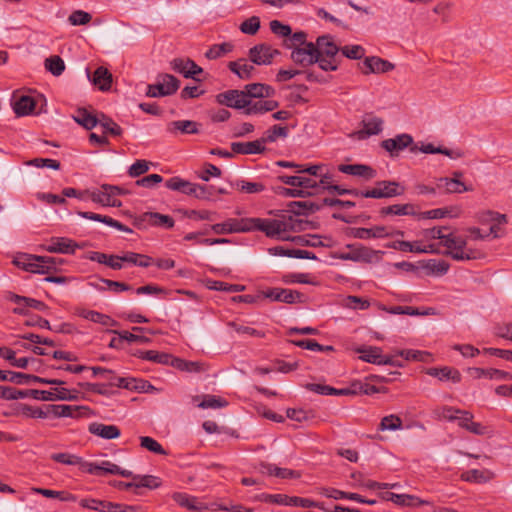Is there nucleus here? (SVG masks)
<instances>
[{
  "label": "nucleus",
  "mask_w": 512,
  "mask_h": 512,
  "mask_svg": "<svg viewBox=\"0 0 512 512\" xmlns=\"http://www.w3.org/2000/svg\"><path fill=\"white\" fill-rule=\"evenodd\" d=\"M382 215H418L416 206L410 203L406 204H394L387 207H383L380 211Z\"/></svg>",
  "instance_id": "39"
},
{
  "label": "nucleus",
  "mask_w": 512,
  "mask_h": 512,
  "mask_svg": "<svg viewBox=\"0 0 512 512\" xmlns=\"http://www.w3.org/2000/svg\"><path fill=\"white\" fill-rule=\"evenodd\" d=\"M265 297L270 298L273 301L287 304L302 303L304 301L302 293L296 290L283 288H272L265 292Z\"/></svg>",
  "instance_id": "18"
},
{
  "label": "nucleus",
  "mask_w": 512,
  "mask_h": 512,
  "mask_svg": "<svg viewBox=\"0 0 512 512\" xmlns=\"http://www.w3.org/2000/svg\"><path fill=\"white\" fill-rule=\"evenodd\" d=\"M338 170L345 174L360 176L366 179H372L376 175V172L372 167L364 164H341L338 166Z\"/></svg>",
  "instance_id": "32"
},
{
  "label": "nucleus",
  "mask_w": 512,
  "mask_h": 512,
  "mask_svg": "<svg viewBox=\"0 0 512 512\" xmlns=\"http://www.w3.org/2000/svg\"><path fill=\"white\" fill-rule=\"evenodd\" d=\"M99 119L98 124L101 125L105 133H110L114 136H120L122 134V128L112 119L106 117L104 114H101Z\"/></svg>",
  "instance_id": "63"
},
{
  "label": "nucleus",
  "mask_w": 512,
  "mask_h": 512,
  "mask_svg": "<svg viewBox=\"0 0 512 512\" xmlns=\"http://www.w3.org/2000/svg\"><path fill=\"white\" fill-rule=\"evenodd\" d=\"M166 187L173 191H180L188 195V191L192 189L193 183L185 181L179 177H172L166 181Z\"/></svg>",
  "instance_id": "60"
},
{
  "label": "nucleus",
  "mask_w": 512,
  "mask_h": 512,
  "mask_svg": "<svg viewBox=\"0 0 512 512\" xmlns=\"http://www.w3.org/2000/svg\"><path fill=\"white\" fill-rule=\"evenodd\" d=\"M171 365L181 371L189 373H204L209 370V365L203 361H187L179 358H173Z\"/></svg>",
  "instance_id": "30"
},
{
  "label": "nucleus",
  "mask_w": 512,
  "mask_h": 512,
  "mask_svg": "<svg viewBox=\"0 0 512 512\" xmlns=\"http://www.w3.org/2000/svg\"><path fill=\"white\" fill-rule=\"evenodd\" d=\"M404 187L395 181H378L372 189L361 191L364 198H392L404 193Z\"/></svg>",
  "instance_id": "3"
},
{
  "label": "nucleus",
  "mask_w": 512,
  "mask_h": 512,
  "mask_svg": "<svg viewBox=\"0 0 512 512\" xmlns=\"http://www.w3.org/2000/svg\"><path fill=\"white\" fill-rule=\"evenodd\" d=\"M73 119L88 130L94 128L98 124V121H100L98 117L92 115L84 108L78 109L76 114L73 116Z\"/></svg>",
  "instance_id": "44"
},
{
  "label": "nucleus",
  "mask_w": 512,
  "mask_h": 512,
  "mask_svg": "<svg viewBox=\"0 0 512 512\" xmlns=\"http://www.w3.org/2000/svg\"><path fill=\"white\" fill-rule=\"evenodd\" d=\"M102 512H135V507L119 503H112L104 501L102 505Z\"/></svg>",
  "instance_id": "64"
},
{
  "label": "nucleus",
  "mask_w": 512,
  "mask_h": 512,
  "mask_svg": "<svg viewBox=\"0 0 512 512\" xmlns=\"http://www.w3.org/2000/svg\"><path fill=\"white\" fill-rule=\"evenodd\" d=\"M174 130H178L185 134H196L199 132L197 122L191 120H178L171 123Z\"/></svg>",
  "instance_id": "59"
},
{
  "label": "nucleus",
  "mask_w": 512,
  "mask_h": 512,
  "mask_svg": "<svg viewBox=\"0 0 512 512\" xmlns=\"http://www.w3.org/2000/svg\"><path fill=\"white\" fill-rule=\"evenodd\" d=\"M357 352L360 353V359L372 363V364H391L394 365L393 360L390 357H384L381 354V348L379 347H368L359 348Z\"/></svg>",
  "instance_id": "26"
},
{
  "label": "nucleus",
  "mask_w": 512,
  "mask_h": 512,
  "mask_svg": "<svg viewBox=\"0 0 512 512\" xmlns=\"http://www.w3.org/2000/svg\"><path fill=\"white\" fill-rule=\"evenodd\" d=\"M477 220L481 224L488 223H499L504 224L507 223V217L505 214H500L498 212L492 210L481 211L477 214Z\"/></svg>",
  "instance_id": "49"
},
{
  "label": "nucleus",
  "mask_w": 512,
  "mask_h": 512,
  "mask_svg": "<svg viewBox=\"0 0 512 512\" xmlns=\"http://www.w3.org/2000/svg\"><path fill=\"white\" fill-rule=\"evenodd\" d=\"M243 91L247 93V99L268 98L275 94V89L273 87L262 83L248 84L245 86Z\"/></svg>",
  "instance_id": "37"
},
{
  "label": "nucleus",
  "mask_w": 512,
  "mask_h": 512,
  "mask_svg": "<svg viewBox=\"0 0 512 512\" xmlns=\"http://www.w3.org/2000/svg\"><path fill=\"white\" fill-rule=\"evenodd\" d=\"M320 494H322L325 497L332 498L335 500L349 499V500H353L356 502L363 501V498L361 497V495H359L357 493H348V492H344V491H341V490H338L335 488L323 487L320 489Z\"/></svg>",
  "instance_id": "45"
},
{
  "label": "nucleus",
  "mask_w": 512,
  "mask_h": 512,
  "mask_svg": "<svg viewBox=\"0 0 512 512\" xmlns=\"http://www.w3.org/2000/svg\"><path fill=\"white\" fill-rule=\"evenodd\" d=\"M216 101L220 105H225L235 109H243L248 105L247 93L243 90L231 89L219 93Z\"/></svg>",
  "instance_id": "12"
},
{
  "label": "nucleus",
  "mask_w": 512,
  "mask_h": 512,
  "mask_svg": "<svg viewBox=\"0 0 512 512\" xmlns=\"http://www.w3.org/2000/svg\"><path fill=\"white\" fill-rule=\"evenodd\" d=\"M78 315L86 320L98 323L102 326L113 327L118 324L117 321H115L109 315L94 310L81 309L78 311Z\"/></svg>",
  "instance_id": "36"
},
{
  "label": "nucleus",
  "mask_w": 512,
  "mask_h": 512,
  "mask_svg": "<svg viewBox=\"0 0 512 512\" xmlns=\"http://www.w3.org/2000/svg\"><path fill=\"white\" fill-rule=\"evenodd\" d=\"M279 54L280 52L277 49L264 43L253 46L248 52L250 61L256 65H269L274 57Z\"/></svg>",
  "instance_id": "10"
},
{
  "label": "nucleus",
  "mask_w": 512,
  "mask_h": 512,
  "mask_svg": "<svg viewBox=\"0 0 512 512\" xmlns=\"http://www.w3.org/2000/svg\"><path fill=\"white\" fill-rule=\"evenodd\" d=\"M131 477L135 481V489L142 488V487L149 488V489H155V488H158L161 484L159 478L152 476V475L137 476V475L132 474Z\"/></svg>",
  "instance_id": "54"
},
{
  "label": "nucleus",
  "mask_w": 512,
  "mask_h": 512,
  "mask_svg": "<svg viewBox=\"0 0 512 512\" xmlns=\"http://www.w3.org/2000/svg\"><path fill=\"white\" fill-rule=\"evenodd\" d=\"M171 497L179 506L190 511H202L207 508L203 502L198 500L197 497L187 493L174 492Z\"/></svg>",
  "instance_id": "28"
},
{
  "label": "nucleus",
  "mask_w": 512,
  "mask_h": 512,
  "mask_svg": "<svg viewBox=\"0 0 512 512\" xmlns=\"http://www.w3.org/2000/svg\"><path fill=\"white\" fill-rule=\"evenodd\" d=\"M89 259L100 264H105L114 270H120L123 267L121 256L117 255H107L101 252H92L89 256Z\"/></svg>",
  "instance_id": "40"
},
{
  "label": "nucleus",
  "mask_w": 512,
  "mask_h": 512,
  "mask_svg": "<svg viewBox=\"0 0 512 512\" xmlns=\"http://www.w3.org/2000/svg\"><path fill=\"white\" fill-rule=\"evenodd\" d=\"M402 425H403V423H402L401 418L397 415L392 414V415H388V416H385L382 418L380 425H379V430L395 431V430L401 429Z\"/></svg>",
  "instance_id": "58"
},
{
  "label": "nucleus",
  "mask_w": 512,
  "mask_h": 512,
  "mask_svg": "<svg viewBox=\"0 0 512 512\" xmlns=\"http://www.w3.org/2000/svg\"><path fill=\"white\" fill-rule=\"evenodd\" d=\"M10 378L9 381L24 385V384H31V383H41V384H49V385H63L65 382L59 379H47V378H41L35 375L20 373V372H9Z\"/></svg>",
  "instance_id": "22"
},
{
  "label": "nucleus",
  "mask_w": 512,
  "mask_h": 512,
  "mask_svg": "<svg viewBox=\"0 0 512 512\" xmlns=\"http://www.w3.org/2000/svg\"><path fill=\"white\" fill-rule=\"evenodd\" d=\"M461 214V209L459 207L447 209V208H437L426 211L424 213L419 214L422 218L427 219H440L446 216L449 217H458Z\"/></svg>",
  "instance_id": "47"
},
{
  "label": "nucleus",
  "mask_w": 512,
  "mask_h": 512,
  "mask_svg": "<svg viewBox=\"0 0 512 512\" xmlns=\"http://www.w3.org/2000/svg\"><path fill=\"white\" fill-rule=\"evenodd\" d=\"M144 360H148L151 362L159 363V364H171L173 360L172 356L167 353H161L155 350H147L144 354Z\"/></svg>",
  "instance_id": "62"
},
{
  "label": "nucleus",
  "mask_w": 512,
  "mask_h": 512,
  "mask_svg": "<svg viewBox=\"0 0 512 512\" xmlns=\"http://www.w3.org/2000/svg\"><path fill=\"white\" fill-rule=\"evenodd\" d=\"M6 298L15 304H23L24 306H28L29 308H33L39 311H44L47 309V306L42 301L20 296L11 292L7 294Z\"/></svg>",
  "instance_id": "43"
},
{
  "label": "nucleus",
  "mask_w": 512,
  "mask_h": 512,
  "mask_svg": "<svg viewBox=\"0 0 512 512\" xmlns=\"http://www.w3.org/2000/svg\"><path fill=\"white\" fill-rule=\"evenodd\" d=\"M211 229L215 234H231L251 231V227L249 226V218H230L223 223L212 225Z\"/></svg>",
  "instance_id": "11"
},
{
  "label": "nucleus",
  "mask_w": 512,
  "mask_h": 512,
  "mask_svg": "<svg viewBox=\"0 0 512 512\" xmlns=\"http://www.w3.org/2000/svg\"><path fill=\"white\" fill-rule=\"evenodd\" d=\"M494 477L493 473L488 470L472 469L461 475V478L467 482L485 483Z\"/></svg>",
  "instance_id": "46"
},
{
  "label": "nucleus",
  "mask_w": 512,
  "mask_h": 512,
  "mask_svg": "<svg viewBox=\"0 0 512 512\" xmlns=\"http://www.w3.org/2000/svg\"><path fill=\"white\" fill-rule=\"evenodd\" d=\"M36 102L30 96H21L13 103V110L17 116H26L32 113L35 109Z\"/></svg>",
  "instance_id": "42"
},
{
  "label": "nucleus",
  "mask_w": 512,
  "mask_h": 512,
  "mask_svg": "<svg viewBox=\"0 0 512 512\" xmlns=\"http://www.w3.org/2000/svg\"><path fill=\"white\" fill-rule=\"evenodd\" d=\"M142 220L146 221L150 225L165 227L167 229L172 228L175 224V221L172 217L156 212L144 213L142 216Z\"/></svg>",
  "instance_id": "38"
},
{
  "label": "nucleus",
  "mask_w": 512,
  "mask_h": 512,
  "mask_svg": "<svg viewBox=\"0 0 512 512\" xmlns=\"http://www.w3.org/2000/svg\"><path fill=\"white\" fill-rule=\"evenodd\" d=\"M92 81L101 91H108L112 84V74L107 68L100 66L95 70Z\"/></svg>",
  "instance_id": "41"
},
{
  "label": "nucleus",
  "mask_w": 512,
  "mask_h": 512,
  "mask_svg": "<svg viewBox=\"0 0 512 512\" xmlns=\"http://www.w3.org/2000/svg\"><path fill=\"white\" fill-rule=\"evenodd\" d=\"M426 374L438 378L440 381H452L458 383L461 380L460 372L452 367L436 368L431 367L426 370Z\"/></svg>",
  "instance_id": "31"
},
{
  "label": "nucleus",
  "mask_w": 512,
  "mask_h": 512,
  "mask_svg": "<svg viewBox=\"0 0 512 512\" xmlns=\"http://www.w3.org/2000/svg\"><path fill=\"white\" fill-rule=\"evenodd\" d=\"M249 226L251 227V231H261L269 238L290 240L286 233L303 230L304 222L289 215L282 219L249 218Z\"/></svg>",
  "instance_id": "1"
},
{
  "label": "nucleus",
  "mask_w": 512,
  "mask_h": 512,
  "mask_svg": "<svg viewBox=\"0 0 512 512\" xmlns=\"http://www.w3.org/2000/svg\"><path fill=\"white\" fill-rule=\"evenodd\" d=\"M446 227H433L430 229L422 230L420 235V240L423 244L434 243L433 240H442L444 231H447Z\"/></svg>",
  "instance_id": "51"
},
{
  "label": "nucleus",
  "mask_w": 512,
  "mask_h": 512,
  "mask_svg": "<svg viewBox=\"0 0 512 512\" xmlns=\"http://www.w3.org/2000/svg\"><path fill=\"white\" fill-rule=\"evenodd\" d=\"M20 413L30 418H47L51 415L49 405L44 406V408H38L27 404H21Z\"/></svg>",
  "instance_id": "48"
},
{
  "label": "nucleus",
  "mask_w": 512,
  "mask_h": 512,
  "mask_svg": "<svg viewBox=\"0 0 512 512\" xmlns=\"http://www.w3.org/2000/svg\"><path fill=\"white\" fill-rule=\"evenodd\" d=\"M291 59L294 63L304 67L312 65L317 61V51L315 44L309 42L305 46L294 47L291 52Z\"/></svg>",
  "instance_id": "13"
},
{
  "label": "nucleus",
  "mask_w": 512,
  "mask_h": 512,
  "mask_svg": "<svg viewBox=\"0 0 512 512\" xmlns=\"http://www.w3.org/2000/svg\"><path fill=\"white\" fill-rule=\"evenodd\" d=\"M140 440V446L152 453L159 454V455H166L167 452L164 450L162 445L149 436H141L139 438Z\"/></svg>",
  "instance_id": "56"
},
{
  "label": "nucleus",
  "mask_w": 512,
  "mask_h": 512,
  "mask_svg": "<svg viewBox=\"0 0 512 512\" xmlns=\"http://www.w3.org/2000/svg\"><path fill=\"white\" fill-rule=\"evenodd\" d=\"M45 68L55 76H59L65 69L64 61L61 57L55 55L45 60Z\"/></svg>",
  "instance_id": "61"
},
{
  "label": "nucleus",
  "mask_w": 512,
  "mask_h": 512,
  "mask_svg": "<svg viewBox=\"0 0 512 512\" xmlns=\"http://www.w3.org/2000/svg\"><path fill=\"white\" fill-rule=\"evenodd\" d=\"M315 49L317 56H326L335 58L338 52L341 50L334 42L333 37L330 35L319 36L316 40Z\"/></svg>",
  "instance_id": "24"
},
{
  "label": "nucleus",
  "mask_w": 512,
  "mask_h": 512,
  "mask_svg": "<svg viewBox=\"0 0 512 512\" xmlns=\"http://www.w3.org/2000/svg\"><path fill=\"white\" fill-rule=\"evenodd\" d=\"M100 475L101 474H113V475H121L122 477H131L132 472L129 470L121 469L118 465L110 462V461H102L99 464Z\"/></svg>",
  "instance_id": "55"
},
{
  "label": "nucleus",
  "mask_w": 512,
  "mask_h": 512,
  "mask_svg": "<svg viewBox=\"0 0 512 512\" xmlns=\"http://www.w3.org/2000/svg\"><path fill=\"white\" fill-rule=\"evenodd\" d=\"M400 230L389 231L386 226H374L372 228H354L353 236L358 239L386 238L392 236H403Z\"/></svg>",
  "instance_id": "15"
},
{
  "label": "nucleus",
  "mask_w": 512,
  "mask_h": 512,
  "mask_svg": "<svg viewBox=\"0 0 512 512\" xmlns=\"http://www.w3.org/2000/svg\"><path fill=\"white\" fill-rule=\"evenodd\" d=\"M424 267L432 274L441 276L448 272L450 265L444 260L430 259Z\"/></svg>",
  "instance_id": "57"
},
{
  "label": "nucleus",
  "mask_w": 512,
  "mask_h": 512,
  "mask_svg": "<svg viewBox=\"0 0 512 512\" xmlns=\"http://www.w3.org/2000/svg\"><path fill=\"white\" fill-rule=\"evenodd\" d=\"M180 86V81L171 74L159 76V81L148 85L146 95L148 97H163L174 94Z\"/></svg>",
  "instance_id": "5"
},
{
  "label": "nucleus",
  "mask_w": 512,
  "mask_h": 512,
  "mask_svg": "<svg viewBox=\"0 0 512 512\" xmlns=\"http://www.w3.org/2000/svg\"><path fill=\"white\" fill-rule=\"evenodd\" d=\"M93 376H100L107 381L110 387H120L126 389H144L145 383L141 381L142 385H138L135 378L117 377L112 370L102 367H92Z\"/></svg>",
  "instance_id": "4"
},
{
  "label": "nucleus",
  "mask_w": 512,
  "mask_h": 512,
  "mask_svg": "<svg viewBox=\"0 0 512 512\" xmlns=\"http://www.w3.org/2000/svg\"><path fill=\"white\" fill-rule=\"evenodd\" d=\"M363 66L362 72L365 75L370 73H387L395 68L393 63L377 56L366 57L363 61Z\"/></svg>",
  "instance_id": "21"
},
{
  "label": "nucleus",
  "mask_w": 512,
  "mask_h": 512,
  "mask_svg": "<svg viewBox=\"0 0 512 512\" xmlns=\"http://www.w3.org/2000/svg\"><path fill=\"white\" fill-rule=\"evenodd\" d=\"M440 246L445 247L444 255L456 261H469L480 259L483 255L477 249L467 248V239L455 233H443Z\"/></svg>",
  "instance_id": "2"
},
{
  "label": "nucleus",
  "mask_w": 512,
  "mask_h": 512,
  "mask_svg": "<svg viewBox=\"0 0 512 512\" xmlns=\"http://www.w3.org/2000/svg\"><path fill=\"white\" fill-rule=\"evenodd\" d=\"M49 409L54 417L79 418L87 414L88 408L85 406L50 404Z\"/></svg>",
  "instance_id": "20"
},
{
  "label": "nucleus",
  "mask_w": 512,
  "mask_h": 512,
  "mask_svg": "<svg viewBox=\"0 0 512 512\" xmlns=\"http://www.w3.org/2000/svg\"><path fill=\"white\" fill-rule=\"evenodd\" d=\"M231 149L237 154H258L265 150L263 141L260 139L251 142H233Z\"/></svg>",
  "instance_id": "34"
},
{
  "label": "nucleus",
  "mask_w": 512,
  "mask_h": 512,
  "mask_svg": "<svg viewBox=\"0 0 512 512\" xmlns=\"http://www.w3.org/2000/svg\"><path fill=\"white\" fill-rule=\"evenodd\" d=\"M259 499L266 503L278 504L283 506H293L310 508L316 506L313 500L298 496H288L286 494H261Z\"/></svg>",
  "instance_id": "6"
},
{
  "label": "nucleus",
  "mask_w": 512,
  "mask_h": 512,
  "mask_svg": "<svg viewBox=\"0 0 512 512\" xmlns=\"http://www.w3.org/2000/svg\"><path fill=\"white\" fill-rule=\"evenodd\" d=\"M411 245V253H418V254H440L441 250L439 248V245L436 243H428L423 244L422 241L416 240L413 242H410Z\"/></svg>",
  "instance_id": "50"
},
{
  "label": "nucleus",
  "mask_w": 512,
  "mask_h": 512,
  "mask_svg": "<svg viewBox=\"0 0 512 512\" xmlns=\"http://www.w3.org/2000/svg\"><path fill=\"white\" fill-rule=\"evenodd\" d=\"M170 65L175 72L182 74L185 78H192L196 81L199 80L196 78V75L203 72V69L189 58H175L170 62Z\"/></svg>",
  "instance_id": "16"
},
{
  "label": "nucleus",
  "mask_w": 512,
  "mask_h": 512,
  "mask_svg": "<svg viewBox=\"0 0 512 512\" xmlns=\"http://www.w3.org/2000/svg\"><path fill=\"white\" fill-rule=\"evenodd\" d=\"M81 246L73 240L66 237H53L48 245L44 247L50 253L74 254L77 248Z\"/></svg>",
  "instance_id": "19"
},
{
  "label": "nucleus",
  "mask_w": 512,
  "mask_h": 512,
  "mask_svg": "<svg viewBox=\"0 0 512 512\" xmlns=\"http://www.w3.org/2000/svg\"><path fill=\"white\" fill-rule=\"evenodd\" d=\"M469 375L473 379L488 378L491 380H512V374L495 368H469Z\"/></svg>",
  "instance_id": "23"
},
{
  "label": "nucleus",
  "mask_w": 512,
  "mask_h": 512,
  "mask_svg": "<svg viewBox=\"0 0 512 512\" xmlns=\"http://www.w3.org/2000/svg\"><path fill=\"white\" fill-rule=\"evenodd\" d=\"M279 103L275 100H259L253 102L251 99H248V105L244 107V113L246 115H256V114H264L269 111H273L278 108Z\"/></svg>",
  "instance_id": "29"
},
{
  "label": "nucleus",
  "mask_w": 512,
  "mask_h": 512,
  "mask_svg": "<svg viewBox=\"0 0 512 512\" xmlns=\"http://www.w3.org/2000/svg\"><path fill=\"white\" fill-rule=\"evenodd\" d=\"M29 394L36 400L41 401H71L77 399V392L66 388H54L52 390H30Z\"/></svg>",
  "instance_id": "9"
},
{
  "label": "nucleus",
  "mask_w": 512,
  "mask_h": 512,
  "mask_svg": "<svg viewBox=\"0 0 512 512\" xmlns=\"http://www.w3.org/2000/svg\"><path fill=\"white\" fill-rule=\"evenodd\" d=\"M121 261L140 267H148L152 262V258L147 255L138 254L135 252H127L121 256Z\"/></svg>",
  "instance_id": "52"
},
{
  "label": "nucleus",
  "mask_w": 512,
  "mask_h": 512,
  "mask_svg": "<svg viewBox=\"0 0 512 512\" xmlns=\"http://www.w3.org/2000/svg\"><path fill=\"white\" fill-rule=\"evenodd\" d=\"M413 143V138L409 134H400L395 138H389L382 141L381 146L391 155L397 154Z\"/></svg>",
  "instance_id": "27"
},
{
  "label": "nucleus",
  "mask_w": 512,
  "mask_h": 512,
  "mask_svg": "<svg viewBox=\"0 0 512 512\" xmlns=\"http://www.w3.org/2000/svg\"><path fill=\"white\" fill-rule=\"evenodd\" d=\"M375 255L376 251L368 247L361 244H351L346 246V250L340 251L337 258L354 262H371Z\"/></svg>",
  "instance_id": "7"
},
{
  "label": "nucleus",
  "mask_w": 512,
  "mask_h": 512,
  "mask_svg": "<svg viewBox=\"0 0 512 512\" xmlns=\"http://www.w3.org/2000/svg\"><path fill=\"white\" fill-rule=\"evenodd\" d=\"M383 130V120L376 116H366L362 120V129L354 132L351 136L358 140H364L372 135H378Z\"/></svg>",
  "instance_id": "14"
},
{
  "label": "nucleus",
  "mask_w": 512,
  "mask_h": 512,
  "mask_svg": "<svg viewBox=\"0 0 512 512\" xmlns=\"http://www.w3.org/2000/svg\"><path fill=\"white\" fill-rule=\"evenodd\" d=\"M288 135V128L284 126L274 125L268 129L261 138L263 144L275 142L278 138H285Z\"/></svg>",
  "instance_id": "53"
},
{
  "label": "nucleus",
  "mask_w": 512,
  "mask_h": 512,
  "mask_svg": "<svg viewBox=\"0 0 512 512\" xmlns=\"http://www.w3.org/2000/svg\"><path fill=\"white\" fill-rule=\"evenodd\" d=\"M115 192H118V190L113 188L112 185L103 184L99 189L92 190L89 193V199L104 207H120L122 203L114 198Z\"/></svg>",
  "instance_id": "8"
},
{
  "label": "nucleus",
  "mask_w": 512,
  "mask_h": 512,
  "mask_svg": "<svg viewBox=\"0 0 512 512\" xmlns=\"http://www.w3.org/2000/svg\"><path fill=\"white\" fill-rule=\"evenodd\" d=\"M89 432L103 439H115L120 436V429L116 425H105L94 422L89 425Z\"/></svg>",
  "instance_id": "33"
},
{
  "label": "nucleus",
  "mask_w": 512,
  "mask_h": 512,
  "mask_svg": "<svg viewBox=\"0 0 512 512\" xmlns=\"http://www.w3.org/2000/svg\"><path fill=\"white\" fill-rule=\"evenodd\" d=\"M78 215L85 219L102 222L108 226H111V227L116 228L123 232H127V233L133 232L132 229H130L129 227L125 226L124 224L120 223L117 220H114L113 218H111L109 216H104V215L96 214L93 212H78Z\"/></svg>",
  "instance_id": "35"
},
{
  "label": "nucleus",
  "mask_w": 512,
  "mask_h": 512,
  "mask_svg": "<svg viewBox=\"0 0 512 512\" xmlns=\"http://www.w3.org/2000/svg\"><path fill=\"white\" fill-rule=\"evenodd\" d=\"M381 498L385 501H391L394 504L402 507H415L430 504L429 501L420 499L419 497L410 494L384 492L381 494Z\"/></svg>",
  "instance_id": "17"
},
{
  "label": "nucleus",
  "mask_w": 512,
  "mask_h": 512,
  "mask_svg": "<svg viewBox=\"0 0 512 512\" xmlns=\"http://www.w3.org/2000/svg\"><path fill=\"white\" fill-rule=\"evenodd\" d=\"M228 68L242 80L251 79L256 72L254 64L249 63L245 58L229 62Z\"/></svg>",
  "instance_id": "25"
}]
</instances>
